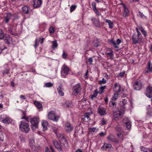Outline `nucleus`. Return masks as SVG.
Returning <instances> with one entry per match:
<instances>
[{
	"label": "nucleus",
	"instance_id": "nucleus-1",
	"mask_svg": "<svg viewBox=\"0 0 152 152\" xmlns=\"http://www.w3.org/2000/svg\"><path fill=\"white\" fill-rule=\"evenodd\" d=\"M19 127L20 130L23 132L27 133L29 131L28 124L24 121L21 122Z\"/></svg>",
	"mask_w": 152,
	"mask_h": 152
},
{
	"label": "nucleus",
	"instance_id": "nucleus-2",
	"mask_svg": "<svg viewBox=\"0 0 152 152\" xmlns=\"http://www.w3.org/2000/svg\"><path fill=\"white\" fill-rule=\"evenodd\" d=\"M124 113V111L123 110H121L117 111H113V117L114 119L117 120L122 118Z\"/></svg>",
	"mask_w": 152,
	"mask_h": 152
},
{
	"label": "nucleus",
	"instance_id": "nucleus-3",
	"mask_svg": "<svg viewBox=\"0 0 152 152\" xmlns=\"http://www.w3.org/2000/svg\"><path fill=\"white\" fill-rule=\"evenodd\" d=\"M59 140L62 144L66 148L68 146V142L66 140L65 138L64 135L63 134L59 133L56 134Z\"/></svg>",
	"mask_w": 152,
	"mask_h": 152
},
{
	"label": "nucleus",
	"instance_id": "nucleus-4",
	"mask_svg": "<svg viewBox=\"0 0 152 152\" xmlns=\"http://www.w3.org/2000/svg\"><path fill=\"white\" fill-rule=\"evenodd\" d=\"M31 119L30 122L31 124V127L32 129L34 130L38 128L39 119L37 117H34Z\"/></svg>",
	"mask_w": 152,
	"mask_h": 152
},
{
	"label": "nucleus",
	"instance_id": "nucleus-5",
	"mask_svg": "<svg viewBox=\"0 0 152 152\" xmlns=\"http://www.w3.org/2000/svg\"><path fill=\"white\" fill-rule=\"evenodd\" d=\"M69 69L66 66L64 65L62 67L61 73L62 76L65 77L69 73Z\"/></svg>",
	"mask_w": 152,
	"mask_h": 152
},
{
	"label": "nucleus",
	"instance_id": "nucleus-6",
	"mask_svg": "<svg viewBox=\"0 0 152 152\" xmlns=\"http://www.w3.org/2000/svg\"><path fill=\"white\" fill-rule=\"evenodd\" d=\"M81 90V88L80 85H76L73 86L72 88L73 91L72 94L74 96H76L79 93Z\"/></svg>",
	"mask_w": 152,
	"mask_h": 152
},
{
	"label": "nucleus",
	"instance_id": "nucleus-7",
	"mask_svg": "<svg viewBox=\"0 0 152 152\" xmlns=\"http://www.w3.org/2000/svg\"><path fill=\"white\" fill-rule=\"evenodd\" d=\"M145 95L149 98L152 97V85L149 84L146 89Z\"/></svg>",
	"mask_w": 152,
	"mask_h": 152
},
{
	"label": "nucleus",
	"instance_id": "nucleus-8",
	"mask_svg": "<svg viewBox=\"0 0 152 152\" xmlns=\"http://www.w3.org/2000/svg\"><path fill=\"white\" fill-rule=\"evenodd\" d=\"M48 117L49 119L55 121H57L59 118L56 115L55 112L53 111L49 113Z\"/></svg>",
	"mask_w": 152,
	"mask_h": 152
},
{
	"label": "nucleus",
	"instance_id": "nucleus-9",
	"mask_svg": "<svg viewBox=\"0 0 152 152\" xmlns=\"http://www.w3.org/2000/svg\"><path fill=\"white\" fill-rule=\"evenodd\" d=\"M142 39V38L138 37L136 34H134L132 37V43L135 44L138 43Z\"/></svg>",
	"mask_w": 152,
	"mask_h": 152
},
{
	"label": "nucleus",
	"instance_id": "nucleus-10",
	"mask_svg": "<svg viewBox=\"0 0 152 152\" xmlns=\"http://www.w3.org/2000/svg\"><path fill=\"white\" fill-rule=\"evenodd\" d=\"M143 86L140 81H136L133 85L134 89L136 90H140L142 88Z\"/></svg>",
	"mask_w": 152,
	"mask_h": 152
},
{
	"label": "nucleus",
	"instance_id": "nucleus-11",
	"mask_svg": "<svg viewBox=\"0 0 152 152\" xmlns=\"http://www.w3.org/2000/svg\"><path fill=\"white\" fill-rule=\"evenodd\" d=\"M16 26H12L8 28V32L10 34L14 36H17L18 34L16 31Z\"/></svg>",
	"mask_w": 152,
	"mask_h": 152
},
{
	"label": "nucleus",
	"instance_id": "nucleus-12",
	"mask_svg": "<svg viewBox=\"0 0 152 152\" xmlns=\"http://www.w3.org/2000/svg\"><path fill=\"white\" fill-rule=\"evenodd\" d=\"M107 138L109 141L111 142H114L116 144L119 143L118 140L116 139L113 134H110L107 137Z\"/></svg>",
	"mask_w": 152,
	"mask_h": 152
},
{
	"label": "nucleus",
	"instance_id": "nucleus-13",
	"mask_svg": "<svg viewBox=\"0 0 152 152\" xmlns=\"http://www.w3.org/2000/svg\"><path fill=\"white\" fill-rule=\"evenodd\" d=\"M109 41L110 43H112L115 48H118L119 47L118 45L121 42V40L119 39H117L116 42L113 39L110 40Z\"/></svg>",
	"mask_w": 152,
	"mask_h": 152
},
{
	"label": "nucleus",
	"instance_id": "nucleus-14",
	"mask_svg": "<svg viewBox=\"0 0 152 152\" xmlns=\"http://www.w3.org/2000/svg\"><path fill=\"white\" fill-rule=\"evenodd\" d=\"M12 38L9 35H6L5 37L4 41L5 43L8 45L12 42Z\"/></svg>",
	"mask_w": 152,
	"mask_h": 152
},
{
	"label": "nucleus",
	"instance_id": "nucleus-15",
	"mask_svg": "<svg viewBox=\"0 0 152 152\" xmlns=\"http://www.w3.org/2000/svg\"><path fill=\"white\" fill-rule=\"evenodd\" d=\"M102 149H103L105 150H108L109 151L113 149L112 145L110 144H107L104 143L103 146L101 147Z\"/></svg>",
	"mask_w": 152,
	"mask_h": 152
},
{
	"label": "nucleus",
	"instance_id": "nucleus-16",
	"mask_svg": "<svg viewBox=\"0 0 152 152\" xmlns=\"http://www.w3.org/2000/svg\"><path fill=\"white\" fill-rule=\"evenodd\" d=\"M65 129L66 132L70 133L72 131L73 127L69 123L67 122L65 124Z\"/></svg>",
	"mask_w": 152,
	"mask_h": 152
},
{
	"label": "nucleus",
	"instance_id": "nucleus-17",
	"mask_svg": "<svg viewBox=\"0 0 152 152\" xmlns=\"http://www.w3.org/2000/svg\"><path fill=\"white\" fill-rule=\"evenodd\" d=\"M13 15L10 13L8 12L6 14V15L4 16V20L6 23H7L9 21L12 17L13 16Z\"/></svg>",
	"mask_w": 152,
	"mask_h": 152
},
{
	"label": "nucleus",
	"instance_id": "nucleus-18",
	"mask_svg": "<svg viewBox=\"0 0 152 152\" xmlns=\"http://www.w3.org/2000/svg\"><path fill=\"white\" fill-rule=\"evenodd\" d=\"M119 104L120 106L123 108H126L127 105V103L126 100V99H123L122 101L120 102Z\"/></svg>",
	"mask_w": 152,
	"mask_h": 152
},
{
	"label": "nucleus",
	"instance_id": "nucleus-19",
	"mask_svg": "<svg viewBox=\"0 0 152 152\" xmlns=\"http://www.w3.org/2000/svg\"><path fill=\"white\" fill-rule=\"evenodd\" d=\"M33 6L34 8L39 7L41 5L42 1L41 0H34Z\"/></svg>",
	"mask_w": 152,
	"mask_h": 152
},
{
	"label": "nucleus",
	"instance_id": "nucleus-20",
	"mask_svg": "<svg viewBox=\"0 0 152 152\" xmlns=\"http://www.w3.org/2000/svg\"><path fill=\"white\" fill-rule=\"evenodd\" d=\"M98 113L101 115H104L106 114V110L103 107H99L98 109Z\"/></svg>",
	"mask_w": 152,
	"mask_h": 152
},
{
	"label": "nucleus",
	"instance_id": "nucleus-21",
	"mask_svg": "<svg viewBox=\"0 0 152 152\" xmlns=\"http://www.w3.org/2000/svg\"><path fill=\"white\" fill-rule=\"evenodd\" d=\"M1 121L3 123L9 124L12 122V120L10 118L7 117L4 118H2Z\"/></svg>",
	"mask_w": 152,
	"mask_h": 152
},
{
	"label": "nucleus",
	"instance_id": "nucleus-22",
	"mask_svg": "<svg viewBox=\"0 0 152 152\" xmlns=\"http://www.w3.org/2000/svg\"><path fill=\"white\" fill-rule=\"evenodd\" d=\"M90 113H85L84 115L82 117V119L84 121H88L90 120L89 116Z\"/></svg>",
	"mask_w": 152,
	"mask_h": 152
},
{
	"label": "nucleus",
	"instance_id": "nucleus-23",
	"mask_svg": "<svg viewBox=\"0 0 152 152\" xmlns=\"http://www.w3.org/2000/svg\"><path fill=\"white\" fill-rule=\"evenodd\" d=\"M91 21L93 23L96 27H100V22L98 19L95 18H93L91 19Z\"/></svg>",
	"mask_w": 152,
	"mask_h": 152
},
{
	"label": "nucleus",
	"instance_id": "nucleus-24",
	"mask_svg": "<svg viewBox=\"0 0 152 152\" xmlns=\"http://www.w3.org/2000/svg\"><path fill=\"white\" fill-rule=\"evenodd\" d=\"M123 7H124V12L123 13V15L124 17H126L129 15V11L128 9L124 4H123Z\"/></svg>",
	"mask_w": 152,
	"mask_h": 152
},
{
	"label": "nucleus",
	"instance_id": "nucleus-25",
	"mask_svg": "<svg viewBox=\"0 0 152 152\" xmlns=\"http://www.w3.org/2000/svg\"><path fill=\"white\" fill-rule=\"evenodd\" d=\"M62 84H60L59 85L58 88H57V90L58 92V94L62 96L64 95V93L63 91L64 89L62 88Z\"/></svg>",
	"mask_w": 152,
	"mask_h": 152
},
{
	"label": "nucleus",
	"instance_id": "nucleus-26",
	"mask_svg": "<svg viewBox=\"0 0 152 152\" xmlns=\"http://www.w3.org/2000/svg\"><path fill=\"white\" fill-rule=\"evenodd\" d=\"M53 142L56 148L58 149L60 151H62V148L60 146V145L58 143L57 141L56 140H53Z\"/></svg>",
	"mask_w": 152,
	"mask_h": 152
},
{
	"label": "nucleus",
	"instance_id": "nucleus-27",
	"mask_svg": "<svg viewBox=\"0 0 152 152\" xmlns=\"http://www.w3.org/2000/svg\"><path fill=\"white\" fill-rule=\"evenodd\" d=\"M113 90L116 92L118 93L120 92L121 91V86L120 85L116 83L114 85Z\"/></svg>",
	"mask_w": 152,
	"mask_h": 152
},
{
	"label": "nucleus",
	"instance_id": "nucleus-28",
	"mask_svg": "<svg viewBox=\"0 0 152 152\" xmlns=\"http://www.w3.org/2000/svg\"><path fill=\"white\" fill-rule=\"evenodd\" d=\"M48 122L45 121H42V125L43 127V130L44 131L46 130L47 129V126L48 125Z\"/></svg>",
	"mask_w": 152,
	"mask_h": 152
},
{
	"label": "nucleus",
	"instance_id": "nucleus-29",
	"mask_svg": "<svg viewBox=\"0 0 152 152\" xmlns=\"http://www.w3.org/2000/svg\"><path fill=\"white\" fill-rule=\"evenodd\" d=\"M34 104L38 109H42V105L40 102L35 101L34 102Z\"/></svg>",
	"mask_w": 152,
	"mask_h": 152
},
{
	"label": "nucleus",
	"instance_id": "nucleus-30",
	"mask_svg": "<svg viewBox=\"0 0 152 152\" xmlns=\"http://www.w3.org/2000/svg\"><path fill=\"white\" fill-rule=\"evenodd\" d=\"M23 12L26 14L29 13V10L28 7L26 6H25L23 7L22 8Z\"/></svg>",
	"mask_w": 152,
	"mask_h": 152
},
{
	"label": "nucleus",
	"instance_id": "nucleus-31",
	"mask_svg": "<svg viewBox=\"0 0 152 152\" xmlns=\"http://www.w3.org/2000/svg\"><path fill=\"white\" fill-rule=\"evenodd\" d=\"M147 114L149 116H152V108L150 107V106L147 107Z\"/></svg>",
	"mask_w": 152,
	"mask_h": 152
},
{
	"label": "nucleus",
	"instance_id": "nucleus-32",
	"mask_svg": "<svg viewBox=\"0 0 152 152\" xmlns=\"http://www.w3.org/2000/svg\"><path fill=\"white\" fill-rule=\"evenodd\" d=\"M141 150L144 152H152V149H148L143 147H141Z\"/></svg>",
	"mask_w": 152,
	"mask_h": 152
},
{
	"label": "nucleus",
	"instance_id": "nucleus-33",
	"mask_svg": "<svg viewBox=\"0 0 152 152\" xmlns=\"http://www.w3.org/2000/svg\"><path fill=\"white\" fill-rule=\"evenodd\" d=\"M106 22L108 23L109 27L110 28H113V24L111 20H106Z\"/></svg>",
	"mask_w": 152,
	"mask_h": 152
},
{
	"label": "nucleus",
	"instance_id": "nucleus-34",
	"mask_svg": "<svg viewBox=\"0 0 152 152\" xmlns=\"http://www.w3.org/2000/svg\"><path fill=\"white\" fill-rule=\"evenodd\" d=\"M52 43V48L53 49H54L56 48L57 47L58 45L56 40H54L53 41Z\"/></svg>",
	"mask_w": 152,
	"mask_h": 152
},
{
	"label": "nucleus",
	"instance_id": "nucleus-35",
	"mask_svg": "<svg viewBox=\"0 0 152 152\" xmlns=\"http://www.w3.org/2000/svg\"><path fill=\"white\" fill-rule=\"evenodd\" d=\"M106 86H104L99 88V91L98 93L100 94H101L103 93L104 89L106 88Z\"/></svg>",
	"mask_w": 152,
	"mask_h": 152
},
{
	"label": "nucleus",
	"instance_id": "nucleus-36",
	"mask_svg": "<svg viewBox=\"0 0 152 152\" xmlns=\"http://www.w3.org/2000/svg\"><path fill=\"white\" fill-rule=\"evenodd\" d=\"M110 106L111 108L113 109L116 107V104L115 102L113 101H111L110 103Z\"/></svg>",
	"mask_w": 152,
	"mask_h": 152
},
{
	"label": "nucleus",
	"instance_id": "nucleus-37",
	"mask_svg": "<svg viewBox=\"0 0 152 152\" xmlns=\"http://www.w3.org/2000/svg\"><path fill=\"white\" fill-rule=\"evenodd\" d=\"M139 15H138L140 17L142 18L143 19H147V17L143 15L142 13H141L140 11L138 12Z\"/></svg>",
	"mask_w": 152,
	"mask_h": 152
},
{
	"label": "nucleus",
	"instance_id": "nucleus-38",
	"mask_svg": "<svg viewBox=\"0 0 152 152\" xmlns=\"http://www.w3.org/2000/svg\"><path fill=\"white\" fill-rule=\"evenodd\" d=\"M29 145L32 148H33V147L35 146V143L33 139H31L29 140Z\"/></svg>",
	"mask_w": 152,
	"mask_h": 152
},
{
	"label": "nucleus",
	"instance_id": "nucleus-39",
	"mask_svg": "<svg viewBox=\"0 0 152 152\" xmlns=\"http://www.w3.org/2000/svg\"><path fill=\"white\" fill-rule=\"evenodd\" d=\"M5 36L4 34L2 29H0V39H3Z\"/></svg>",
	"mask_w": 152,
	"mask_h": 152
},
{
	"label": "nucleus",
	"instance_id": "nucleus-40",
	"mask_svg": "<svg viewBox=\"0 0 152 152\" xmlns=\"http://www.w3.org/2000/svg\"><path fill=\"white\" fill-rule=\"evenodd\" d=\"M98 93L97 90H95L94 91V94L91 95V98L93 99L97 95V94Z\"/></svg>",
	"mask_w": 152,
	"mask_h": 152
},
{
	"label": "nucleus",
	"instance_id": "nucleus-41",
	"mask_svg": "<svg viewBox=\"0 0 152 152\" xmlns=\"http://www.w3.org/2000/svg\"><path fill=\"white\" fill-rule=\"evenodd\" d=\"M53 86V84L50 82H48L45 83L44 86L46 87H50Z\"/></svg>",
	"mask_w": 152,
	"mask_h": 152
},
{
	"label": "nucleus",
	"instance_id": "nucleus-42",
	"mask_svg": "<svg viewBox=\"0 0 152 152\" xmlns=\"http://www.w3.org/2000/svg\"><path fill=\"white\" fill-rule=\"evenodd\" d=\"M22 115H23V117L21 118V119H25L28 122V117H26V113L25 112L23 111Z\"/></svg>",
	"mask_w": 152,
	"mask_h": 152
},
{
	"label": "nucleus",
	"instance_id": "nucleus-43",
	"mask_svg": "<svg viewBox=\"0 0 152 152\" xmlns=\"http://www.w3.org/2000/svg\"><path fill=\"white\" fill-rule=\"evenodd\" d=\"M115 129L116 130L120 133H121L122 131L121 128L120 127L117 126L115 127Z\"/></svg>",
	"mask_w": 152,
	"mask_h": 152
},
{
	"label": "nucleus",
	"instance_id": "nucleus-44",
	"mask_svg": "<svg viewBox=\"0 0 152 152\" xmlns=\"http://www.w3.org/2000/svg\"><path fill=\"white\" fill-rule=\"evenodd\" d=\"M49 31L50 34H53L54 32V29L53 27H50L49 29Z\"/></svg>",
	"mask_w": 152,
	"mask_h": 152
},
{
	"label": "nucleus",
	"instance_id": "nucleus-45",
	"mask_svg": "<svg viewBox=\"0 0 152 152\" xmlns=\"http://www.w3.org/2000/svg\"><path fill=\"white\" fill-rule=\"evenodd\" d=\"M126 126V128L127 129H129L131 127V122L124 124Z\"/></svg>",
	"mask_w": 152,
	"mask_h": 152
},
{
	"label": "nucleus",
	"instance_id": "nucleus-46",
	"mask_svg": "<svg viewBox=\"0 0 152 152\" xmlns=\"http://www.w3.org/2000/svg\"><path fill=\"white\" fill-rule=\"evenodd\" d=\"M123 123L124 124H127L128 123L131 122V121L128 119L127 118H125L124 119L123 121Z\"/></svg>",
	"mask_w": 152,
	"mask_h": 152
},
{
	"label": "nucleus",
	"instance_id": "nucleus-47",
	"mask_svg": "<svg viewBox=\"0 0 152 152\" xmlns=\"http://www.w3.org/2000/svg\"><path fill=\"white\" fill-rule=\"evenodd\" d=\"M106 83L107 81L106 80L104 79V78H103L102 80H100L99 82V83L100 85Z\"/></svg>",
	"mask_w": 152,
	"mask_h": 152
},
{
	"label": "nucleus",
	"instance_id": "nucleus-48",
	"mask_svg": "<svg viewBox=\"0 0 152 152\" xmlns=\"http://www.w3.org/2000/svg\"><path fill=\"white\" fill-rule=\"evenodd\" d=\"M67 56V54L64 51H63V53L62 55V57L64 59L66 58Z\"/></svg>",
	"mask_w": 152,
	"mask_h": 152
},
{
	"label": "nucleus",
	"instance_id": "nucleus-49",
	"mask_svg": "<svg viewBox=\"0 0 152 152\" xmlns=\"http://www.w3.org/2000/svg\"><path fill=\"white\" fill-rule=\"evenodd\" d=\"M76 8V6L75 5H72L70 7V10L71 12L73 11L74 10H75Z\"/></svg>",
	"mask_w": 152,
	"mask_h": 152
},
{
	"label": "nucleus",
	"instance_id": "nucleus-50",
	"mask_svg": "<svg viewBox=\"0 0 152 152\" xmlns=\"http://www.w3.org/2000/svg\"><path fill=\"white\" fill-rule=\"evenodd\" d=\"M9 73V70L7 69H5L2 72V74L3 75H4L5 74H8Z\"/></svg>",
	"mask_w": 152,
	"mask_h": 152
},
{
	"label": "nucleus",
	"instance_id": "nucleus-51",
	"mask_svg": "<svg viewBox=\"0 0 152 152\" xmlns=\"http://www.w3.org/2000/svg\"><path fill=\"white\" fill-rule=\"evenodd\" d=\"M70 104V103L68 101H66L65 102L64 104V106L65 107H70L69 104Z\"/></svg>",
	"mask_w": 152,
	"mask_h": 152
},
{
	"label": "nucleus",
	"instance_id": "nucleus-52",
	"mask_svg": "<svg viewBox=\"0 0 152 152\" xmlns=\"http://www.w3.org/2000/svg\"><path fill=\"white\" fill-rule=\"evenodd\" d=\"M121 96L123 97H126L128 95V94H126L124 93L121 92L120 94Z\"/></svg>",
	"mask_w": 152,
	"mask_h": 152
},
{
	"label": "nucleus",
	"instance_id": "nucleus-53",
	"mask_svg": "<svg viewBox=\"0 0 152 152\" xmlns=\"http://www.w3.org/2000/svg\"><path fill=\"white\" fill-rule=\"evenodd\" d=\"M141 32L145 37H147V32L144 29L142 31H141Z\"/></svg>",
	"mask_w": 152,
	"mask_h": 152
},
{
	"label": "nucleus",
	"instance_id": "nucleus-54",
	"mask_svg": "<svg viewBox=\"0 0 152 152\" xmlns=\"http://www.w3.org/2000/svg\"><path fill=\"white\" fill-rule=\"evenodd\" d=\"M88 61L91 64H92V62L93 61V59L91 57L89 58L88 59Z\"/></svg>",
	"mask_w": 152,
	"mask_h": 152
},
{
	"label": "nucleus",
	"instance_id": "nucleus-55",
	"mask_svg": "<svg viewBox=\"0 0 152 152\" xmlns=\"http://www.w3.org/2000/svg\"><path fill=\"white\" fill-rule=\"evenodd\" d=\"M93 10L97 15L99 16L100 15V12L96 10V8L94 9Z\"/></svg>",
	"mask_w": 152,
	"mask_h": 152
},
{
	"label": "nucleus",
	"instance_id": "nucleus-56",
	"mask_svg": "<svg viewBox=\"0 0 152 152\" xmlns=\"http://www.w3.org/2000/svg\"><path fill=\"white\" fill-rule=\"evenodd\" d=\"M137 36H138V37H140L141 38H142V36L141 35V34L140 32V31H139V30L137 31Z\"/></svg>",
	"mask_w": 152,
	"mask_h": 152
},
{
	"label": "nucleus",
	"instance_id": "nucleus-57",
	"mask_svg": "<svg viewBox=\"0 0 152 152\" xmlns=\"http://www.w3.org/2000/svg\"><path fill=\"white\" fill-rule=\"evenodd\" d=\"M137 36H138V37H140L141 38H142V36L141 35V34L140 32V31H139V30L137 31Z\"/></svg>",
	"mask_w": 152,
	"mask_h": 152
},
{
	"label": "nucleus",
	"instance_id": "nucleus-58",
	"mask_svg": "<svg viewBox=\"0 0 152 152\" xmlns=\"http://www.w3.org/2000/svg\"><path fill=\"white\" fill-rule=\"evenodd\" d=\"M137 36H138V37H140L141 38H142V36L141 35V34L140 32V31H139V30L137 31Z\"/></svg>",
	"mask_w": 152,
	"mask_h": 152
},
{
	"label": "nucleus",
	"instance_id": "nucleus-59",
	"mask_svg": "<svg viewBox=\"0 0 152 152\" xmlns=\"http://www.w3.org/2000/svg\"><path fill=\"white\" fill-rule=\"evenodd\" d=\"M91 5L93 10L96 8V4L95 2H92Z\"/></svg>",
	"mask_w": 152,
	"mask_h": 152
},
{
	"label": "nucleus",
	"instance_id": "nucleus-60",
	"mask_svg": "<svg viewBox=\"0 0 152 152\" xmlns=\"http://www.w3.org/2000/svg\"><path fill=\"white\" fill-rule=\"evenodd\" d=\"M118 95V94H114V96L113 97V98H112L113 99V100H116V99L117 98V96Z\"/></svg>",
	"mask_w": 152,
	"mask_h": 152
},
{
	"label": "nucleus",
	"instance_id": "nucleus-61",
	"mask_svg": "<svg viewBox=\"0 0 152 152\" xmlns=\"http://www.w3.org/2000/svg\"><path fill=\"white\" fill-rule=\"evenodd\" d=\"M4 139V136L1 133H0V140L1 141H3Z\"/></svg>",
	"mask_w": 152,
	"mask_h": 152
},
{
	"label": "nucleus",
	"instance_id": "nucleus-62",
	"mask_svg": "<svg viewBox=\"0 0 152 152\" xmlns=\"http://www.w3.org/2000/svg\"><path fill=\"white\" fill-rule=\"evenodd\" d=\"M102 125H104L106 124V122L104 120V118H103L102 120Z\"/></svg>",
	"mask_w": 152,
	"mask_h": 152
},
{
	"label": "nucleus",
	"instance_id": "nucleus-63",
	"mask_svg": "<svg viewBox=\"0 0 152 152\" xmlns=\"http://www.w3.org/2000/svg\"><path fill=\"white\" fill-rule=\"evenodd\" d=\"M138 28L141 32L144 30V28H143V27H142L141 25L138 26Z\"/></svg>",
	"mask_w": 152,
	"mask_h": 152
},
{
	"label": "nucleus",
	"instance_id": "nucleus-64",
	"mask_svg": "<svg viewBox=\"0 0 152 152\" xmlns=\"http://www.w3.org/2000/svg\"><path fill=\"white\" fill-rule=\"evenodd\" d=\"M121 133L117 134V135L120 138H121L122 140H123V137L121 136Z\"/></svg>",
	"mask_w": 152,
	"mask_h": 152
}]
</instances>
